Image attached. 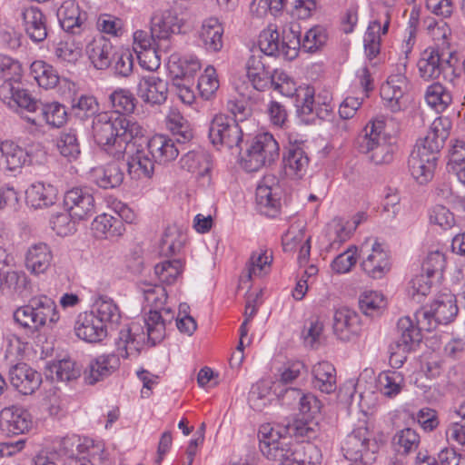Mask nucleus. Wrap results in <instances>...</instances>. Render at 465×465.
Returning <instances> with one entry per match:
<instances>
[{"mask_svg":"<svg viewBox=\"0 0 465 465\" xmlns=\"http://www.w3.org/2000/svg\"><path fill=\"white\" fill-rule=\"evenodd\" d=\"M180 165L182 169L194 174L203 185L211 183L212 160L206 151L197 149L187 152L182 156Z\"/></svg>","mask_w":465,"mask_h":465,"instance_id":"nucleus-19","label":"nucleus"},{"mask_svg":"<svg viewBox=\"0 0 465 465\" xmlns=\"http://www.w3.org/2000/svg\"><path fill=\"white\" fill-rule=\"evenodd\" d=\"M56 147L68 161L76 160L81 153L80 143L74 129L64 130L57 138Z\"/></svg>","mask_w":465,"mask_h":465,"instance_id":"nucleus-42","label":"nucleus"},{"mask_svg":"<svg viewBox=\"0 0 465 465\" xmlns=\"http://www.w3.org/2000/svg\"><path fill=\"white\" fill-rule=\"evenodd\" d=\"M387 132L383 116L371 120L356 138V147L361 153L369 155L375 164L390 163L393 160L394 146Z\"/></svg>","mask_w":465,"mask_h":465,"instance_id":"nucleus-5","label":"nucleus"},{"mask_svg":"<svg viewBox=\"0 0 465 465\" xmlns=\"http://www.w3.org/2000/svg\"><path fill=\"white\" fill-rule=\"evenodd\" d=\"M26 202L35 209L49 207L55 203L58 191L52 184L35 183L25 192Z\"/></svg>","mask_w":465,"mask_h":465,"instance_id":"nucleus-33","label":"nucleus"},{"mask_svg":"<svg viewBox=\"0 0 465 465\" xmlns=\"http://www.w3.org/2000/svg\"><path fill=\"white\" fill-rule=\"evenodd\" d=\"M458 311L455 296L446 292L439 294L429 310L416 312L417 325L409 317L400 319L397 324L399 337L390 345L391 364L397 368L401 367L408 353L415 351L421 341V329L430 331L438 324H447L453 321Z\"/></svg>","mask_w":465,"mask_h":465,"instance_id":"nucleus-1","label":"nucleus"},{"mask_svg":"<svg viewBox=\"0 0 465 465\" xmlns=\"http://www.w3.org/2000/svg\"><path fill=\"white\" fill-rule=\"evenodd\" d=\"M309 164V158L304 150L296 144L290 145L283 156L285 173L289 176L302 178Z\"/></svg>","mask_w":465,"mask_h":465,"instance_id":"nucleus-34","label":"nucleus"},{"mask_svg":"<svg viewBox=\"0 0 465 465\" xmlns=\"http://www.w3.org/2000/svg\"><path fill=\"white\" fill-rule=\"evenodd\" d=\"M282 190L274 176H266L256 188V203L261 213L274 217L281 208Z\"/></svg>","mask_w":465,"mask_h":465,"instance_id":"nucleus-14","label":"nucleus"},{"mask_svg":"<svg viewBox=\"0 0 465 465\" xmlns=\"http://www.w3.org/2000/svg\"><path fill=\"white\" fill-rule=\"evenodd\" d=\"M437 160V153L416 144L409 157L408 167L417 183L426 184L433 178Z\"/></svg>","mask_w":465,"mask_h":465,"instance_id":"nucleus-11","label":"nucleus"},{"mask_svg":"<svg viewBox=\"0 0 465 465\" xmlns=\"http://www.w3.org/2000/svg\"><path fill=\"white\" fill-rule=\"evenodd\" d=\"M451 127L452 123L449 117L439 116L431 123L424 139L420 140L417 144L439 154L450 136Z\"/></svg>","mask_w":465,"mask_h":465,"instance_id":"nucleus-22","label":"nucleus"},{"mask_svg":"<svg viewBox=\"0 0 465 465\" xmlns=\"http://www.w3.org/2000/svg\"><path fill=\"white\" fill-rule=\"evenodd\" d=\"M123 223L119 217L103 213L94 218L92 230L96 237H114L122 233Z\"/></svg>","mask_w":465,"mask_h":465,"instance_id":"nucleus-41","label":"nucleus"},{"mask_svg":"<svg viewBox=\"0 0 465 465\" xmlns=\"http://www.w3.org/2000/svg\"><path fill=\"white\" fill-rule=\"evenodd\" d=\"M25 31L29 38L35 42H43L47 37L46 17L42 11L35 6L25 8L22 14Z\"/></svg>","mask_w":465,"mask_h":465,"instance_id":"nucleus-29","label":"nucleus"},{"mask_svg":"<svg viewBox=\"0 0 465 465\" xmlns=\"http://www.w3.org/2000/svg\"><path fill=\"white\" fill-rule=\"evenodd\" d=\"M420 75L424 80L437 79L441 75L440 68V52L434 48H427L418 61Z\"/></svg>","mask_w":465,"mask_h":465,"instance_id":"nucleus-39","label":"nucleus"},{"mask_svg":"<svg viewBox=\"0 0 465 465\" xmlns=\"http://www.w3.org/2000/svg\"><path fill=\"white\" fill-rule=\"evenodd\" d=\"M182 25V19L171 10L154 12L150 21L152 34L161 45H169L171 36L179 34Z\"/></svg>","mask_w":465,"mask_h":465,"instance_id":"nucleus-17","label":"nucleus"},{"mask_svg":"<svg viewBox=\"0 0 465 465\" xmlns=\"http://www.w3.org/2000/svg\"><path fill=\"white\" fill-rule=\"evenodd\" d=\"M385 305L383 295L377 292H364L359 299L360 309L368 316L378 315Z\"/></svg>","mask_w":465,"mask_h":465,"instance_id":"nucleus-55","label":"nucleus"},{"mask_svg":"<svg viewBox=\"0 0 465 465\" xmlns=\"http://www.w3.org/2000/svg\"><path fill=\"white\" fill-rule=\"evenodd\" d=\"M57 17L64 31L79 34L87 19V14L82 12L74 1L67 0L57 10Z\"/></svg>","mask_w":465,"mask_h":465,"instance_id":"nucleus-28","label":"nucleus"},{"mask_svg":"<svg viewBox=\"0 0 465 465\" xmlns=\"http://www.w3.org/2000/svg\"><path fill=\"white\" fill-rule=\"evenodd\" d=\"M88 57L98 70L108 68L114 58L112 43L104 37L94 39L86 47Z\"/></svg>","mask_w":465,"mask_h":465,"instance_id":"nucleus-32","label":"nucleus"},{"mask_svg":"<svg viewBox=\"0 0 465 465\" xmlns=\"http://www.w3.org/2000/svg\"><path fill=\"white\" fill-rule=\"evenodd\" d=\"M94 182L101 188L109 189L119 186L124 178L122 168L116 163L94 168L92 172Z\"/></svg>","mask_w":465,"mask_h":465,"instance_id":"nucleus-36","label":"nucleus"},{"mask_svg":"<svg viewBox=\"0 0 465 465\" xmlns=\"http://www.w3.org/2000/svg\"><path fill=\"white\" fill-rule=\"evenodd\" d=\"M53 379L61 381H70L80 376L81 371L76 366L75 361L70 359H64L57 362H54L49 367Z\"/></svg>","mask_w":465,"mask_h":465,"instance_id":"nucleus-51","label":"nucleus"},{"mask_svg":"<svg viewBox=\"0 0 465 465\" xmlns=\"http://www.w3.org/2000/svg\"><path fill=\"white\" fill-rule=\"evenodd\" d=\"M272 261V254H268L267 250L253 252L246 265V274L244 277L248 280H252L253 277H261L266 274L270 269Z\"/></svg>","mask_w":465,"mask_h":465,"instance_id":"nucleus-45","label":"nucleus"},{"mask_svg":"<svg viewBox=\"0 0 465 465\" xmlns=\"http://www.w3.org/2000/svg\"><path fill=\"white\" fill-rule=\"evenodd\" d=\"M279 144L271 134H258L242 157V165L249 173L256 172L274 163L279 157Z\"/></svg>","mask_w":465,"mask_h":465,"instance_id":"nucleus-8","label":"nucleus"},{"mask_svg":"<svg viewBox=\"0 0 465 465\" xmlns=\"http://www.w3.org/2000/svg\"><path fill=\"white\" fill-rule=\"evenodd\" d=\"M53 260V254L49 246L39 242L28 248L25 254V267L34 274H41L46 272Z\"/></svg>","mask_w":465,"mask_h":465,"instance_id":"nucleus-31","label":"nucleus"},{"mask_svg":"<svg viewBox=\"0 0 465 465\" xmlns=\"http://www.w3.org/2000/svg\"><path fill=\"white\" fill-rule=\"evenodd\" d=\"M31 74L39 86L49 89L54 88L59 82V75L54 68L44 61H35L31 66Z\"/></svg>","mask_w":465,"mask_h":465,"instance_id":"nucleus-43","label":"nucleus"},{"mask_svg":"<svg viewBox=\"0 0 465 465\" xmlns=\"http://www.w3.org/2000/svg\"><path fill=\"white\" fill-rule=\"evenodd\" d=\"M141 289L143 292L144 300L153 310H163L166 314H171L170 309L163 308L167 300V293L162 285H153L151 283H143Z\"/></svg>","mask_w":465,"mask_h":465,"instance_id":"nucleus-48","label":"nucleus"},{"mask_svg":"<svg viewBox=\"0 0 465 465\" xmlns=\"http://www.w3.org/2000/svg\"><path fill=\"white\" fill-rule=\"evenodd\" d=\"M76 336L86 342H98L106 337L104 324L93 312H84L78 315L74 324Z\"/></svg>","mask_w":465,"mask_h":465,"instance_id":"nucleus-21","label":"nucleus"},{"mask_svg":"<svg viewBox=\"0 0 465 465\" xmlns=\"http://www.w3.org/2000/svg\"><path fill=\"white\" fill-rule=\"evenodd\" d=\"M425 99L429 105L438 111L444 110L452 100L450 94L439 83L428 87Z\"/></svg>","mask_w":465,"mask_h":465,"instance_id":"nucleus-54","label":"nucleus"},{"mask_svg":"<svg viewBox=\"0 0 465 465\" xmlns=\"http://www.w3.org/2000/svg\"><path fill=\"white\" fill-rule=\"evenodd\" d=\"M430 221L443 230L450 229L455 224L453 213L443 205H436L431 209Z\"/></svg>","mask_w":465,"mask_h":465,"instance_id":"nucleus-60","label":"nucleus"},{"mask_svg":"<svg viewBox=\"0 0 465 465\" xmlns=\"http://www.w3.org/2000/svg\"><path fill=\"white\" fill-rule=\"evenodd\" d=\"M74 220L70 212L61 213L54 215L50 221L52 229L57 235L66 236L74 231Z\"/></svg>","mask_w":465,"mask_h":465,"instance_id":"nucleus-63","label":"nucleus"},{"mask_svg":"<svg viewBox=\"0 0 465 465\" xmlns=\"http://www.w3.org/2000/svg\"><path fill=\"white\" fill-rule=\"evenodd\" d=\"M55 55L62 62L75 63L82 55V48L73 41H61L55 47Z\"/></svg>","mask_w":465,"mask_h":465,"instance_id":"nucleus-59","label":"nucleus"},{"mask_svg":"<svg viewBox=\"0 0 465 465\" xmlns=\"http://www.w3.org/2000/svg\"><path fill=\"white\" fill-rule=\"evenodd\" d=\"M325 38V34L321 27H312L305 33L302 39V49L307 53H313L323 45Z\"/></svg>","mask_w":465,"mask_h":465,"instance_id":"nucleus-61","label":"nucleus"},{"mask_svg":"<svg viewBox=\"0 0 465 465\" xmlns=\"http://www.w3.org/2000/svg\"><path fill=\"white\" fill-rule=\"evenodd\" d=\"M144 143L145 137L142 133L137 139L128 141L122 149L118 148L117 151L113 152L114 158L126 161L127 173L134 180L150 178L154 171L155 162L150 156Z\"/></svg>","mask_w":465,"mask_h":465,"instance_id":"nucleus-7","label":"nucleus"},{"mask_svg":"<svg viewBox=\"0 0 465 465\" xmlns=\"http://www.w3.org/2000/svg\"><path fill=\"white\" fill-rule=\"evenodd\" d=\"M27 306L31 321L35 323L34 331H39L45 326L52 327L59 320L55 302L45 295L32 297Z\"/></svg>","mask_w":465,"mask_h":465,"instance_id":"nucleus-15","label":"nucleus"},{"mask_svg":"<svg viewBox=\"0 0 465 465\" xmlns=\"http://www.w3.org/2000/svg\"><path fill=\"white\" fill-rule=\"evenodd\" d=\"M409 91V81L403 73L391 74L381 87V96L391 111L401 110V99Z\"/></svg>","mask_w":465,"mask_h":465,"instance_id":"nucleus-23","label":"nucleus"},{"mask_svg":"<svg viewBox=\"0 0 465 465\" xmlns=\"http://www.w3.org/2000/svg\"><path fill=\"white\" fill-rule=\"evenodd\" d=\"M109 101L114 112L120 114L119 116L133 114L137 104V99L126 89L114 91L109 95Z\"/></svg>","mask_w":465,"mask_h":465,"instance_id":"nucleus-46","label":"nucleus"},{"mask_svg":"<svg viewBox=\"0 0 465 465\" xmlns=\"http://www.w3.org/2000/svg\"><path fill=\"white\" fill-rule=\"evenodd\" d=\"M2 430L6 435H19L27 432L32 427L29 412L20 408H5L1 412Z\"/></svg>","mask_w":465,"mask_h":465,"instance_id":"nucleus-25","label":"nucleus"},{"mask_svg":"<svg viewBox=\"0 0 465 465\" xmlns=\"http://www.w3.org/2000/svg\"><path fill=\"white\" fill-rule=\"evenodd\" d=\"M169 315L170 319L167 320L163 318L160 310L150 309L148 314L144 318L148 341H151L152 345H155L164 338L166 322H171L173 318L172 313Z\"/></svg>","mask_w":465,"mask_h":465,"instance_id":"nucleus-40","label":"nucleus"},{"mask_svg":"<svg viewBox=\"0 0 465 465\" xmlns=\"http://www.w3.org/2000/svg\"><path fill=\"white\" fill-rule=\"evenodd\" d=\"M0 99L10 108H20L34 114V116L24 118L35 126H42L45 123L53 127H61L66 123L67 111L63 104L57 102L44 104L27 90H20L18 85L5 84L0 89Z\"/></svg>","mask_w":465,"mask_h":465,"instance_id":"nucleus-2","label":"nucleus"},{"mask_svg":"<svg viewBox=\"0 0 465 465\" xmlns=\"http://www.w3.org/2000/svg\"><path fill=\"white\" fill-rule=\"evenodd\" d=\"M445 267V256L440 252H431L428 254L422 263V272L429 277H432L435 274L441 275V272Z\"/></svg>","mask_w":465,"mask_h":465,"instance_id":"nucleus-62","label":"nucleus"},{"mask_svg":"<svg viewBox=\"0 0 465 465\" xmlns=\"http://www.w3.org/2000/svg\"><path fill=\"white\" fill-rule=\"evenodd\" d=\"M143 128L125 116H116L102 112L92 122V134L95 143L109 154L123 148L128 141L142 135Z\"/></svg>","mask_w":465,"mask_h":465,"instance_id":"nucleus-3","label":"nucleus"},{"mask_svg":"<svg viewBox=\"0 0 465 465\" xmlns=\"http://www.w3.org/2000/svg\"><path fill=\"white\" fill-rule=\"evenodd\" d=\"M183 272V262L179 259L167 260L154 267V272L162 282L173 284Z\"/></svg>","mask_w":465,"mask_h":465,"instance_id":"nucleus-52","label":"nucleus"},{"mask_svg":"<svg viewBox=\"0 0 465 465\" xmlns=\"http://www.w3.org/2000/svg\"><path fill=\"white\" fill-rule=\"evenodd\" d=\"M377 449V442L371 439V433L365 426L353 430L346 437L342 446L344 457L354 462H363L362 460L368 451L374 453Z\"/></svg>","mask_w":465,"mask_h":465,"instance_id":"nucleus-13","label":"nucleus"},{"mask_svg":"<svg viewBox=\"0 0 465 465\" xmlns=\"http://www.w3.org/2000/svg\"><path fill=\"white\" fill-rule=\"evenodd\" d=\"M153 35L151 30L150 32L138 30L134 34L136 45L134 49L139 54L140 63L149 71L156 70L160 66L158 52H168L170 47L169 45H161Z\"/></svg>","mask_w":465,"mask_h":465,"instance_id":"nucleus-10","label":"nucleus"},{"mask_svg":"<svg viewBox=\"0 0 465 465\" xmlns=\"http://www.w3.org/2000/svg\"><path fill=\"white\" fill-rule=\"evenodd\" d=\"M333 333L341 341L356 340L361 331L360 315L353 310L342 307L333 315Z\"/></svg>","mask_w":465,"mask_h":465,"instance_id":"nucleus-16","label":"nucleus"},{"mask_svg":"<svg viewBox=\"0 0 465 465\" xmlns=\"http://www.w3.org/2000/svg\"><path fill=\"white\" fill-rule=\"evenodd\" d=\"M197 87L199 92L206 100H209L219 88L216 71L213 66H208L204 73L199 77Z\"/></svg>","mask_w":465,"mask_h":465,"instance_id":"nucleus-57","label":"nucleus"},{"mask_svg":"<svg viewBox=\"0 0 465 465\" xmlns=\"http://www.w3.org/2000/svg\"><path fill=\"white\" fill-rule=\"evenodd\" d=\"M281 431L286 436L296 437V438H307L311 439L315 437V430L306 421L301 420H295L292 422L288 421L285 424H276Z\"/></svg>","mask_w":465,"mask_h":465,"instance_id":"nucleus-58","label":"nucleus"},{"mask_svg":"<svg viewBox=\"0 0 465 465\" xmlns=\"http://www.w3.org/2000/svg\"><path fill=\"white\" fill-rule=\"evenodd\" d=\"M282 54L287 59H293L302 49L301 26L298 23H291L284 27L281 42Z\"/></svg>","mask_w":465,"mask_h":465,"instance_id":"nucleus-38","label":"nucleus"},{"mask_svg":"<svg viewBox=\"0 0 465 465\" xmlns=\"http://www.w3.org/2000/svg\"><path fill=\"white\" fill-rule=\"evenodd\" d=\"M99 104L92 95H81L72 101V114L81 121L94 118L99 113Z\"/></svg>","mask_w":465,"mask_h":465,"instance_id":"nucleus-44","label":"nucleus"},{"mask_svg":"<svg viewBox=\"0 0 465 465\" xmlns=\"http://www.w3.org/2000/svg\"><path fill=\"white\" fill-rule=\"evenodd\" d=\"M296 99L301 104L298 105V112L302 114H311L314 112V89L309 85L305 87H300L296 94Z\"/></svg>","mask_w":465,"mask_h":465,"instance_id":"nucleus-64","label":"nucleus"},{"mask_svg":"<svg viewBox=\"0 0 465 465\" xmlns=\"http://www.w3.org/2000/svg\"><path fill=\"white\" fill-rule=\"evenodd\" d=\"M280 34L276 29L269 27L261 32L258 39L259 52L263 54L266 59L276 56L282 53Z\"/></svg>","mask_w":465,"mask_h":465,"instance_id":"nucleus-47","label":"nucleus"},{"mask_svg":"<svg viewBox=\"0 0 465 465\" xmlns=\"http://www.w3.org/2000/svg\"><path fill=\"white\" fill-rule=\"evenodd\" d=\"M267 60L261 54H254L246 63L247 77L252 87L257 91H264L270 86L272 68L269 65Z\"/></svg>","mask_w":465,"mask_h":465,"instance_id":"nucleus-26","label":"nucleus"},{"mask_svg":"<svg viewBox=\"0 0 465 465\" xmlns=\"http://www.w3.org/2000/svg\"><path fill=\"white\" fill-rule=\"evenodd\" d=\"M1 292L6 295L28 298L33 292L31 280L23 272L10 271L1 277Z\"/></svg>","mask_w":465,"mask_h":465,"instance_id":"nucleus-27","label":"nucleus"},{"mask_svg":"<svg viewBox=\"0 0 465 465\" xmlns=\"http://www.w3.org/2000/svg\"><path fill=\"white\" fill-rule=\"evenodd\" d=\"M403 378L396 371L382 372L378 377V388L382 395L392 399L402 390Z\"/></svg>","mask_w":465,"mask_h":465,"instance_id":"nucleus-49","label":"nucleus"},{"mask_svg":"<svg viewBox=\"0 0 465 465\" xmlns=\"http://www.w3.org/2000/svg\"><path fill=\"white\" fill-rule=\"evenodd\" d=\"M19 70L20 66L17 62L9 56L0 54V74L4 78V83L0 85V89L5 84L9 83L15 86L18 85L20 90H25L19 82Z\"/></svg>","mask_w":465,"mask_h":465,"instance_id":"nucleus-53","label":"nucleus"},{"mask_svg":"<svg viewBox=\"0 0 465 465\" xmlns=\"http://www.w3.org/2000/svg\"><path fill=\"white\" fill-rule=\"evenodd\" d=\"M97 312L96 318L104 322L118 323L121 318L120 311L113 299L107 296H100L95 302Z\"/></svg>","mask_w":465,"mask_h":465,"instance_id":"nucleus-50","label":"nucleus"},{"mask_svg":"<svg viewBox=\"0 0 465 465\" xmlns=\"http://www.w3.org/2000/svg\"><path fill=\"white\" fill-rule=\"evenodd\" d=\"M136 94L145 104L161 105L168 96V83L155 75H145L140 78Z\"/></svg>","mask_w":465,"mask_h":465,"instance_id":"nucleus-18","label":"nucleus"},{"mask_svg":"<svg viewBox=\"0 0 465 465\" xmlns=\"http://www.w3.org/2000/svg\"><path fill=\"white\" fill-rule=\"evenodd\" d=\"M64 203L74 220H87L95 213V201L87 187H74L64 193Z\"/></svg>","mask_w":465,"mask_h":465,"instance_id":"nucleus-12","label":"nucleus"},{"mask_svg":"<svg viewBox=\"0 0 465 465\" xmlns=\"http://www.w3.org/2000/svg\"><path fill=\"white\" fill-rule=\"evenodd\" d=\"M133 328L134 326L120 331L118 354H103L90 361L84 371V380L87 384L94 385L114 372L120 366V356L127 358L132 353L131 351H138L139 343L132 333Z\"/></svg>","mask_w":465,"mask_h":465,"instance_id":"nucleus-6","label":"nucleus"},{"mask_svg":"<svg viewBox=\"0 0 465 465\" xmlns=\"http://www.w3.org/2000/svg\"><path fill=\"white\" fill-rule=\"evenodd\" d=\"M223 27L215 17H210L203 21L200 38L205 49L209 52H218L223 47Z\"/></svg>","mask_w":465,"mask_h":465,"instance_id":"nucleus-35","label":"nucleus"},{"mask_svg":"<svg viewBox=\"0 0 465 465\" xmlns=\"http://www.w3.org/2000/svg\"><path fill=\"white\" fill-rule=\"evenodd\" d=\"M11 385L24 395L34 393L42 383L39 372L25 363H17L9 370Z\"/></svg>","mask_w":465,"mask_h":465,"instance_id":"nucleus-20","label":"nucleus"},{"mask_svg":"<svg viewBox=\"0 0 465 465\" xmlns=\"http://www.w3.org/2000/svg\"><path fill=\"white\" fill-rule=\"evenodd\" d=\"M313 386L321 391L331 393L336 390V375L334 367L327 362H319L313 367Z\"/></svg>","mask_w":465,"mask_h":465,"instance_id":"nucleus-37","label":"nucleus"},{"mask_svg":"<svg viewBox=\"0 0 465 465\" xmlns=\"http://www.w3.org/2000/svg\"><path fill=\"white\" fill-rule=\"evenodd\" d=\"M419 442L420 436L411 428L401 430L393 437V443L396 446L397 451L403 454L415 450Z\"/></svg>","mask_w":465,"mask_h":465,"instance_id":"nucleus-56","label":"nucleus"},{"mask_svg":"<svg viewBox=\"0 0 465 465\" xmlns=\"http://www.w3.org/2000/svg\"><path fill=\"white\" fill-rule=\"evenodd\" d=\"M0 165L5 170L15 172L30 161L27 151L12 141L0 143Z\"/></svg>","mask_w":465,"mask_h":465,"instance_id":"nucleus-30","label":"nucleus"},{"mask_svg":"<svg viewBox=\"0 0 465 465\" xmlns=\"http://www.w3.org/2000/svg\"><path fill=\"white\" fill-rule=\"evenodd\" d=\"M361 266L369 277L381 279L391 270L389 253L375 241L371 245V252L362 261Z\"/></svg>","mask_w":465,"mask_h":465,"instance_id":"nucleus-24","label":"nucleus"},{"mask_svg":"<svg viewBox=\"0 0 465 465\" xmlns=\"http://www.w3.org/2000/svg\"><path fill=\"white\" fill-rule=\"evenodd\" d=\"M260 450L269 460L278 465H315L307 460L303 448L289 440L275 424H263L259 429Z\"/></svg>","mask_w":465,"mask_h":465,"instance_id":"nucleus-4","label":"nucleus"},{"mask_svg":"<svg viewBox=\"0 0 465 465\" xmlns=\"http://www.w3.org/2000/svg\"><path fill=\"white\" fill-rule=\"evenodd\" d=\"M209 138L215 146H225L229 149L239 147L242 140V132L237 120L226 114H216L211 121Z\"/></svg>","mask_w":465,"mask_h":465,"instance_id":"nucleus-9","label":"nucleus"}]
</instances>
